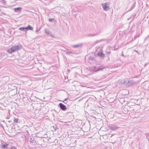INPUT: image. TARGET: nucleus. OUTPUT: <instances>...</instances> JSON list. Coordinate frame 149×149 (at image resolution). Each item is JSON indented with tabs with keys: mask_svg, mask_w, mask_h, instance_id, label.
Masks as SVG:
<instances>
[{
	"mask_svg": "<svg viewBox=\"0 0 149 149\" xmlns=\"http://www.w3.org/2000/svg\"><path fill=\"white\" fill-rule=\"evenodd\" d=\"M14 123H16L18 122V120L17 118H14Z\"/></svg>",
	"mask_w": 149,
	"mask_h": 149,
	"instance_id": "nucleus-13",
	"label": "nucleus"
},
{
	"mask_svg": "<svg viewBox=\"0 0 149 149\" xmlns=\"http://www.w3.org/2000/svg\"><path fill=\"white\" fill-rule=\"evenodd\" d=\"M11 149H16L15 147L14 146H13L11 147Z\"/></svg>",
	"mask_w": 149,
	"mask_h": 149,
	"instance_id": "nucleus-19",
	"label": "nucleus"
},
{
	"mask_svg": "<svg viewBox=\"0 0 149 149\" xmlns=\"http://www.w3.org/2000/svg\"><path fill=\"white\" fill-rule=\"evenodd\" d=\"M22 48V46L19 45L13 46L10 49H8L7 51L9 53H11L19 50Z\"/></svg>",
	"mask_w": 149,
	"mask_h": 149,
	"instance_id": "nucleus-1",
	"label": "nucleus"
},
{
	"mask_svg": "<svg viewBox=\"0 0 149 149\" xmlns=\"http://www.w3.org/2000/svg\"><path fill=\"white\" fill-rule=\"evenodd\" d=\"M94 59V58L93 57H92V56H90L89 58V60H93Z\"/></svg>",
	"mask_w": 149,
	"mask_h": 149,
	"instance_id": "nucleus-14",
	"label": "nucleus"
},
{
	"mask_svg": "<svg viewBox=\"0 0 149 149\" xmlns=\"http://www.w3.org/2000/svg\"><path fill=\"white\" fill-rule=\"evenodd\" d=\"M81 86H83V87H84V86H83L82 84H81Z\"/></svg>",
	"mask_w": 149,
	"mask_h": 149,
	"instance_id": "nucleus-23",
	"label": "nucleus"
},
{
	"mask_svg": "<svg viewBox=\"0 0 149 149\" xmlns=\"http://www.w3.org/2000/svg\"><path fill=\"white\" fill-rule=\"evenodd\" d=\"M67 100V98H66L64 100V101H62L63 102H64V101H65L66 100Z\"/></svg>",
	"mask_w": 149,
	"mask_h": 149,
	"instance_id": "nucleus-21",
	"label": "nucleus"
},
{
	"mask_svg": "<svg viewBox=\"0 0 149 149\" xmlns=\"http://www.w3.org/2000/svg\"><path fill=\"white\" fill-rule=\"evenodd\" d=\"M66 54H71V53H72V52H68L66 51Z\"/></svg>",
	"mask_w": 149,
	"mask_h": 149,
	"instance_id": "nucleus-18",
	"label": "nucleus"
},
{
	"mask_svg": "<svg viewBox=\"0 0 149 149\" xmlns=\"http://www.w3.org/2000/svg\"><path fill=\"white\" fill-rule=\"evenodd\" d=\"M102 6L104 11H108L109 9V5L108 3H104L102 4Z\"/></svg>",
	"mask_w": 149,
	"mask_h": 149,
	"instance_id": "nucleus-2",
	"label": "nucleus"
},
{
	"mask_svg": "<svg viewBox=\"0 0 149 149\" xmlns=\"http://www.w3.org/2000/svg\"><path fill=\"white\" fill-rule=\"evenodd\" d=\"M98 55L101 57L103 58L104 57V55L102 52H100L98 53Z\"/></svg>",
	"mask_w": 149,
	"mask_h": 149,
	"instance_id": "nucleus-9",
	"label": "nucleus"
},
{
	"mask_svg": "<svg viewBox=\"0 0 149 149\" xmlns=\"http://www.w3.org/2000/svg\"><path fill=\"white\" fill-rule=\"evenodd\" d=\"M113 136V135H112L111 136V137Z\"/></svg>",
	"mask_w": 149,
	"mask_h": 149,
	"instance_id": "nucleus-24",
	"label": "nucleus"
},
{
	"mask_svg": "<svg viewBox=\"0 0 149 149\" xmlns=\"http://www.w3.org/2000/svg\"><path fill=\"white\" fill-rule=\"evenodd\" d=\"M26 29L32 30L33 29V28L31 27L30 25H28L27 27H26Z\"/></svg>",
	"mask_w": 149,
	"mask_h": 149,
	"instance_id": "nucleus-8",
	"label": "nucleus"
},
{
	"mask_svg": "<svg viewBox=\"0 0 149 149\" xmlns=\"http://www.w3.org/2000/svg\"><path fill=\"white\" fill-rule=\"evenodd\" d=\"M8 145V144H5L3 145H2V148L3 149H5L6 147H7Z\"/></svg>",
	"mask_w": 149,
	"mask_h": 149,
	"instance_id": "nucleus-11",
	"label": "nucleus"
},
{
	"mask_svg": "<svg viewBox=\"0 0 149 149\" xmlns=\"http://www.w3.org/2000/svg\"><path fill=\"white\" fill-rule=\"evenodd\" d=\"M45 33L48 35H49L53 38H55V37L54 35L49 30L47 29H45Z\"/></svg>",
	"mask_w": 149,
	"mask_h": 149,
	"instance_id": "nucleus-3",
	"label": "nucleus"
},
{
	"mask_svg": "<svg viewBox=\"0 0 149 149\" xmlns=\"http://www.w3.org/2000/svg\"><path fill=\"white\" fill-rule=\"evenodd\" d=\"M112 130H116L117 129H118L119 127L117 126L116 125H113L112 126H110L109 127Z\"/></svg>",
	"mask_w": 149,
	"mask_h": 149,
	"instance_id": "nucleus-6",
	"label": "nucleus"
},
{
	"mask_svg": "<svg viewBox=\"0 0 149 149\" xmlns=\"http://www.w3.org/2000/svg\"><path fill=\"white\" fill-rule=\"evenodd\" d=\"M83 45L82 43L72 46V47L74 48H78L81 47Z\"/></svg>",
	"mask_w": 149,
	"mask_h": 149,
	"instance_id": "nucleus-5",
	"label": "nucleus"
},
{
	"mask_svg": "<svg viewBox=\"0 0 149 149\" xmlns=\"http://www.w3.org/2000/svg\"><path fill=\"white\" fill-rule=\"evenodd\" d=\"M103 68H101L99 69H98L97 70V71H101L103 69Z\"/></svg>",
	"mask_w": 149,
	"mask_h": 149,
	"instance_id": "nucleus-17",
	"label": "nucleus"
},
{
	"mask_svg": "<svg viewBox=\"0 0 149 149\" xmlns=\"http://www.w3.org/2000/svg\"><path fill=\"white\" fill-rule=\"evenodd\" d=\"M122 56H125L124 55V54H122Z\"/></svg>",
	"mask_w": 149,
	"mask_h": 149,
	"instance_id": "nucleus-22",
	"label": "nucleus"
},
{
	"mask_svg": "<svg viewBox=\"0 0 149 149\" xmlns=\"http://www.w3.org/2000/svg\"><path fill=\"white\" fill-rule=\"evenodd\" d=\"M53 20L54 19H52V18H49V22H52L53 21Z\"/></svg>",
	"mask_w": 149,
	"mask_h": 149,
	"instance_id": "nucleus-16",
	"label": "nucleus"
},
{
	"mask_svg": "<svg viewBox=\"0 0 149 149\" xmlns=\"http://www.w3.org/2000/svg\"><path fill=\"white\" fill-rule=\"evenodd\" d=\"M21 9V8L20 7L17 8H14L15 11V12H18Z\"/></svg>",
	"mask_w": 149,
	"mask_h": 149,
	"instance_id": "nucleus-10",
	"label": "nucleus"
},
{
	"mask_svg": "<svg viewBox=\"0 0 149 149\" xmlns=\"http://www.w3.org/2000/svg\"><path fill=\"white\" fill-rule=\"evenodd\" d=\"M59 106L62 110L65 111L66 109V107L62 103H60L59 104Z\"/></svg>",
	"mask_w": 149,
	"mask_h": 149,
	"instance_id": "nucleus-4",
	"label": "nucleus"
},
{
	"mask_svg": "<svg viewBox=\"0 0 149 149\" xmlns=\"http://www.w3.org/2000/svg\"><path fill=\"white\" fill-rule=\"evenodd\" d=\"M19 29L21 31H24L26 29V27H20L19 28Z\"/></svg>",
	"mask_w": 149,
	"mask_h": 149,
	"instance_id": "nucleus-12",
	"label": "nucleus"
},
{
	"mask_svg": "<svg viewBox=\"0 0 149 149\" xmlns=\"http://www.w3.org/2000/svg\"><path fill=\"white\" fill-rule=\"evenodd\" d=\"M122 82L121 83H122L123 84H125V82H126V81L125 79H123L122 80Z\"/></svg>",
	"mask_w": 149,
	"mask_h": 149,
	"instance_id": "nucleus-15",
	"label": "nucleus"
},
{
	"mask_svg": "<svg viewBox=\"0 0 149 149\" xmlns=\"http://www.w3.org/2000/svg\"><path fill=\"white\" fill-rule=\"evenodd\" d=\"M88 70H91L92 71H97L96 68L95 67H89L88 69Z\"/></svg>",
	"mask_w": 149,
	"mask_h": 149,
	"instance_id": "nucleus-7",
	"label": "nucleus"
},
{
	"mask_svg": "<svg viewBox=\"0 0 149 149\" xmlns=\"http://www.w3.org/2000/svg\"><path fill=\"white\" fill-rule=\"evenodd\" d=\"M147 138L149 141V135H148L147 136Z\"/></svg>",
	"mask_w": 149,
	"mask_h": 149,
	"instance_id": "nucleus-20",
	"label": "nucleus"
}]
</instances>
